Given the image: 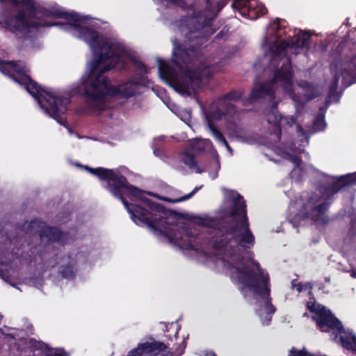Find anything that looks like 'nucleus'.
Masks as SVG:
<instances>
[{"label": "nucleus", "mask_w": 356, "mask_h": 356, "mask_svg": "<svg viewBox=\"0 0 356 356\" xmlns=\"http://www.w3.org/2000/svg\"><path fill=\"white\" fill-rule=\"evenodd\" d=\"M224 201L215 216L208 214L186 216L192 223L215 229L208 241L186 228L182 216L165 209L151 199L153 194L140 191L127 182V211L132 221L170 244L190 252L200 262L222 266L247 300H256L255 309L261 323L268 325L275 307L271 304L268 273L261 268L248 251L254 244L249 229L246 204L236 191L223 189Z\"/></svg>", "instance_id": "obj_1"}, {"label": "nucleus", "mask_w": 356, "mask_h": 356, "mask_svg": "<svg viewBox=\"0 0 356 356\" xmlns=\"http://www.w3.org/2000/svg\"><path fill=\"white\" fill-rule=\"evenodd\" d=\"M56 26L83 40L92 54L79 83L73 84L67 93L38 86L31 79L29 70L22 61L0 60V72L22 86L35 99L44 115L65 125L62 115L67 110L72 95L85 96L87 113L101 112L109 108V102L113 98L131 97L139 94L142 86L148 85V79L142 76L138 79H124L118 86H111L103 74L115 67L122 70L129 61H131L139 73H148V68L138 60L135 51L122 40L111 33H102L94 19L70 12L58 21Z\"/></svg>", "instance_id": "obj_2"}, {"label": "nucleus", "mask_w": 356, "mask_h": 356, "mask_svg": "<svg viewBox=\"0 0 356 356\" xmlns=\"http://www.w3.org/2000/svg\"><path fill=\"white\" fill-rule=\"evenodd\" d=\"M288 34L287 22L283 19L275 18L266 26L260 44L264 55L261 65H268L264 72L270 79L255 85L250 95V102L266 98L273 104L266 117L268 123L275 129L272 136L279 140L281 127H291L296 124L293 117H282L278 113L276 106L281 101L282 95H287L293 100L298 118L305 109V103L318 96L321 90L305 81L298 85L293 83L289 54H305L310 44L311 33L298 31L291 40Z\"/></svg>", "instance_id": "obj_3"}, {"label": "nucleus", "mask_w": 356, "mask_h": 356, "mask_svg": "<svg viewBox=\"0 0 356 356\" xmlns=\"http://www.w3.org/2000/svg\"><path fill=\"white\" fill-rule=\"evenodd\" d=\"M172 60L157 59L160 78L181 95L193 96L213 74L222 68L199 59V51L192 44L173 42Z\"/></svg>", "instance_id": "obj_4"}, {"label": "nucleus", "mask_w": 356, "mask_h": 356, "mask_svg": "<svg viewBox=\"0 0 356 356\" xmlns=\"http://www.w3.org/2000/svg\"><path fill=\"white\" fill-rule=\"evenodd\" d=\"M321 185L314 192H302L289 207L288 219L293 227L310 222H326L325 211L332 197L346 184H356V172L340 177L321 175Z\"/></svg>", "instance_id": "obj_5"}, {"label": "nucleus", "mask_w": 356, "mask_h": 356, "mask_svg": "<svg viewBox=\"0 0 356 356\" xmlns=\"http://www.w3.org/2000/svg\"><path fill=\"white\" fill-rule=\"evenodd\" d=\"M241 94L237 91H232L221 97L216 102H213L209 108H204L200 103V106L204 113L207 129L213 138L220 144L224 145L230 155L233 154V149L229 145L222 134L216 128L215 122L217 120H225L228 124L226 125L229 134L236 132L235 120L238 118V113L235 109V104L239 100Z\"/></svg>", "instance_id": "obj_6"}, {"label": "nucleus", "mask_w": 356, "mask_h": 356, "mask_svg": "<svg viewBox=\"0 0 356 356\" xmlns=\"http://www.w3.org/2000/svg\"><path fill=\"white\" fill-rule=\"evenodd\" d=\"M307 308L312 313V318L322 332H330L333 339L347 350L356 353V336L343 328L338 321L324 306L310 300Z\"/></svg>", "instance_id": "obj_7"}, {"label": "nucleus", "mask_w": 356, "mask_h": 356, "mask_svg": "<svg viewBox=\"0 0 356 356\" xmlns=\"http://www.w3.org/2000/svg\"><path fill=\"white\" fill-rule=\"evenodd\" d=\"M208 4L200 6L196 9V19L191 20V15L181 19L179 31L190 42L197 40L193 44H200L205 40L209 26L217 13L227 4V0H220L217 3V10H211V3L207 0Z\"/></svg>", "instance_id": "obj_8"}, {"label": "nucleus", "mask_w": 356, "mask_h": 356, "mask_svg": "<svg viewBox=\"0 0 356 356\" xmlns=\"http://www.w3.org/2000/svg\"><path fill=\"white\" fill-rule=\"evenodd\" d=\"M296 133L298 137L300 138L298 142H293L290 145L286 143H281L279 146L275 147V152L283 158L289 160L294 165L290 176L294 181H299L316 172L313 166L301 164L302 156H307L304 147L308 145V136L303 132L300 125L296 127Z\"/></svg>", "instance_id": "obj_9"}, {"label": "nucleus", "mask_w": 356, "mask_h": 356, "mask_svg": "<svg viewBox=\"0 0 356 356\" xmlns=\"http://www.w3.org/2000/svg\"><path fill=\"white\" fill-rule=\"evenodd\" d=\"M190 149L194 152H200L203 151L211 152L212 156L214 158L212 162L211 170L201 168L195 161L194 156L192 154L184 152L181 154L180 159L181 161L187 166L189 169L192 170L196 173H201L204 171H209L210 177L212 179H216L218 177V172L220 168L219 155L213 149L212 143L209 139L203 138H193L188 141Z\"/></svg>", "instance_id": "obj_10"}, {"label": "nucleus", "mask_w": 356, "mask_h": 356, "mask_svg": "<svg viewBox=\"0 0 356 356\" xmlns=\"http://www.w3.org/2000/svg\"><path fill=\"white\" fill-rule=\"evenodd\" d=\"M350 64H343L338 67L336 65H331V73L332 80L329 83V94L327 99V103H331L333 101H338L339 97L336 95L338 88L340 76H342L341 83L344 87H348L354 82H356V70H350Z\"/></svg>", "instance_id": "obj_11"}, {"label": "nucleus", "mask_w": 356, "mask_h": 356, "mask_svg": "<svg viewBox=\"0 0 356 356\" xmlns=\"http://www.w3.org/2000/svg\"><path fill=\"white\" fill-rule=\"evenodd\" d=\"M25 227L29 229L30 232L38 231L40 238L44 243L56 242L60 245H64L70 240L67 234L61 232L57 228L47 227L44 223L38 220L31 221Z\"/></svg>", "instance_id": "obj_12"}, {"label": "nucleus", "mask_w": 356, "mask_h": 356, "mask_svg": "<svg viewBox=\"0 0 356 356\" xmlns=\"http://www.w3.org/2000/svg\"><path fill=\"white\" fill-rule=\"evenodd\" d=\"M232 7L244 18L256 19L267 13L265 6L258 0H234Z\"/></svg>", "instance_id": "obj_13"}, {"label": "nucleus", "mask_w": 356, "mask_h": 356, "mask_svg": "<svg viewBox=\"0 0 356 356\" xmlns=\"http://www.w3.org/2000/svg\"><path fill=\"white\" fill-rule=\"evenodd\" d=\"M158 5V9L163 12L165 8H180L186 10L187 15H191V19H196V9L200 6L208 4L207 0H154Z\"/></svg>", "instance_id": "obj_14"}, {"label": "nucleus", "mask_w": 356, "mask_h": 356, "mask_svg": "<svg viewBox=\"0 0 356 356\" xmlns=\"http://www.w3.org/2000/svg\"><path fill=\"white\" fill-rule=\"evenodd\" d=\"M83 254L76 253L61 257L58 262V272L66 279L72 278L77 271V266L82 261Z\"/></svg>", "instance_id": "obj_15"}, {"label": "nucleus", "mask_w": 356, "mask_h": 356, "mask_svg": "<svg viewBox=\"0 0 356 356\" xmlns=\"http://www.w3.org/2000/svg\"><path fill=\"white\" fill-rule=\"evenodd\" d=\"M166 346L159 341H146L140 343L137 347L130 350L127 356H157L163 355Z\"/></svg>", "instance_id": "obj_16"}, {"label": "nucleus", "mask_w": 356, "mask_h": 356, "mask_svg": "<svg viewBox=\"0 0 356 356\" xmlns=\"http://www.w3.org/2000/svg\"><path fill=\"white\" fill-rule=\"evenodd\" d=\"M14 261H2V255L0 254V277L6 282H10V278H16L18 271L14 268Z\"/></svg>", "instance_id": "obj_17"}, {"label": "nucleus", "mask_w": 356, "mask_h": 356, "mask_svg": "<svg viewBox=\"0 0 356 356\" xmlns=\"http://www.w3.org/2000/svg\"><path fill=\"white\" fill-rule=\"evenodd\" d=\"M168 107L183 122H184L187 125L190 126L191 113L188 109L180 108L173 103L168 104Z\"/></svg>", "instance_id": "obj_18"}, {"label": "nucleus", "mask_w": 356, "mask_h": 356, "mask_svg": "<svg viewBox=\"0 0 356 356\" xmlns=\"http://www.w3.org/2000/svg\"><path fill=\"white\" fill-rule=\"evenodd\" d=\"M199 189H200V188L196 187L190 193H188L184 196H181L180 197H176V198L164 197V198H163V200L166 202H171V203H177V202H179L186 201V200L191 198L197 192V191Z\"/></svg>", "instance_id": "obj_19"}, {"label": "nucleus", "mask_w": 356, "mask_h": 356, "mask_svg": "<svg viewBox=\"0 0 356 356\" xmlns=\"http://www.w3.org/2000/svg\"><path fill=\"white\" fill-rule=\"evenodd\" d=\"M326 127V123L324 120V115H321L317 117L313 123V127L312 132H317L323 131Z\"/></svg>", "instance_id": "obj_20"}, {"label": "nucleus", "mask_w": 356, "mask_h": 356, "mask_svg": "<svg viewBox=\"0 0 356 356\" xmlns=\"http://www.w3.org/2000/svg\"><path fill=\"white\" fill-rule=\"evenodd\" d=\"M288 356H326L323 355H314L309 353L306 348H303L301 350L296 348H291Z\"/></svg>", "instance_id": "obj_21"}, {"label": "nucleus", "mask_w": 356, "mask_h": 356, "mask_svg": "<svg viewBox=\"0 0 356 356\" xmlns=\"http://www.w3.org/2000/svg\"><path fill=\"white\" fill-rule=\"evenodd\" d=\"M350 239L356 238V220L351 219V229L348 234Z\"/></svg>", "instance_id": "obj_22"}, {"label": "nucleus", "mask_w": 356, "mask_h": 356, "mask_svg": "<svg viewBox=\"0 0 356 356\" xmlns=\"http://www.w3.org/2000/svg\"><path fill=\"white\" fill-rule=\"evenodd\" d=\"M292 287L298 292H300L303 290V285L301 283L293 284Z\"/></svg>", "instance_id": "obj_23"}, {"label": "nucleus", "mask_w": 356, "mask_h": 356, "mask_svg": "<svg viewBox=\"0 0 356 356\" xmlns=\"http://www.w3.org/2000/svg\"><path fill=\"white\" fill-rule=\"evenodd\" d=\"M350 266L352 267V270L350 271L351 272L350 275L353 278H356V266H355L354 264H350Z\"/></svg>", "instance_id": "obj_24"}, {"label": "nucleus", "mask_w": 356, "mask_h": 356, "mask_svg": "<svg viewBox=\"0 0 356 356\" xmlns=\"http://www.w3.org/2000/svg\"><path fill=\"white\" fill-rule=\"evenodd\" d=\"M204 356H216V355L213 352H207L204 353Z\"/></svg>", "instance_id": "obj_25"}, {"label": "nucleus", "mask_w": 356, "mask_h": 356, "mask_svg": "<svg viewBox=\"0 0 356 356\" xmlns=\"http://www.w3.org/2000/svg\"><path fill=\"white\" fill-rule=\"evenodd\" d=\"M42 286V282H41V280H40V282L38 283V284L35 285L36 287L39 288Z\"/></svg>", "instance_id": "obj_26"}, {"label": "nucleus", "mask_w": 356, "mask_h": 356, "mask_svg": "<svg viewBox=\"0 0 356 356\" xmlns=\"http://www.w3.org/2000/svg\"><path fill=\"white\" fill-rule=\"evenodd\" d=\"M254 67H255V69H256L257 70H259V64H255V65H254Z\"/></svg>", "instance_id": "obj_27"}, {"label": "nucleus", "mask_w": 356, "mask_h": 356, "mask_svg": "<svg viewBox=\"0 0 356 356\" xmlns=\"http://www.w3.org/2000/svg\"><path fill=\"white\" fill-rule=\"evenodd\" d=\"M185 347H183L179 354V355H181L183 353H184V349Z\"/></svg>", "instance_id": "obj_28"}, {"label": "nucleus", "mask_w": 356, "mask_h": 356, "mask_svg": "<svg viewBox=\"0 0 356 356\" xmlns=\"http://www.w3.org/2000/svg\"><path fill=\"white\" fill-rule=\"evenodd\" d=\"M170 326H177V325L174 323H170Z\"/></svg>", "instance_id": "obj_29"}, {"label": "nucleus", "mask_w": 356, "mask_h": 356, "mask_svg": "<svg viewBox=\"0 0 356 356\" xmlns=\"http://www.w3.org/2000/svg\"><path fill=\"white\" fill-rule=\"evenodd\" d=\"M68 131H69V133H70V134H72V130H71L70 128H68Z\"/></svg>", "instance_id": "obj_30"}, {"label": "nucleus", "mask_w": 356, "mask_h": 356, "mask_svg": "<svg viewBox=\"0 0 356 356\" xmlns=\"http://www.w3.org/2000/svg\"><path fill=\"white\" fill-rule=\"evenodd\" d=\"M154 154L155 155H157V152H156L155 150L154 151Z\"/></svg>", "instance_id": "obj_31"}]
</instances>
